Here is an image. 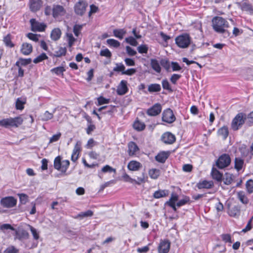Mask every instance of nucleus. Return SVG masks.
Returning <instances> with one entry per match:
<instances>
[{
  "mask_svg": "<svg viewBox=\"0 0 253 253\" xmlns=\"http://www.w3.org/2000/svg\"><path fill=\"white\" fill-rule=\"evenodd\" d=\"M44 14L46 16H51L54 19L60 21L66 14V8L62 5L53 4L52 6L46 5Z\"/></svg>",
  "mask_w": 253,
  "mask_h": 253,
  "instance_id": "nucleus-1",
  "label": "nucleus"
},
{
  "mask_svg": "<svg viewBox=\"0 0 253 253\" xmlns=\"http://www.w3.org/2000/svg\"><path fill=\"white\" fill-rule=\"evenodd\" d=\"M211 22L213 29L219 34L225 33L226 29L229 27L228 21L221 17H214Z\"/></svg>",
  "mask_w": 253,
  "mask_h": 253,
  "instance_id": "nucleus-2",
  "label": "nucleus"
},
{
  "mask_svg": "<svg viewBox=\"0 0 253 253\" xmlns=\"http://www.w3.org/2000/svg\"><path fill=\"white\" fill-rule=\"evenodd\" d=\"M23 121V120L21 117L4 119L0 121V126L5 128L17 127L22 124Z\"/></svg>",
  "mask_w": 253,
  "mask_h": 253,
  "instance_id": "nucleus-3",
  "label": "nucleus"
},
{
  "mask_svg": "<svg viewBox=\"0 0 253 253\" xmlns=\"http://www.w3.org/2000/svg\"><path fill=\"white\" fill-rule=\"evenodd\" d=\"M176 45L180 48H187L191 42L190 36L187 34H183L177 36L175 39Z\"/></svg>",
  "mask_w": 253,
  "mask_h": 253,
  "instance_id": "nucleus-4",
  "label": "nucleus"
},
{
  "mask_svg": "<svg viewBox=\"0 0 253 253\" xmlns=\"http://www.w3.org/2000/svg\"><path fill=\"white\" fill-rule=\"evenodd\" d=\"M246 116L243 113H238L232 120L231 123L232 129L234 130L239 129L245 123Z\"/></svg>",
  "mask_w": 253,
  "mask_h": 253,
  "instance_id": "nucleus-5",
  "label": "nucleus"
},
{
  "mask_svg": "<svg viewBox=\"0 0 253 253\" xmlns=\"http://www.w3.org/2000/svg\"><path fill=\"white\" fill-rule=\"evenodd\" d=\"M87 6L88 4L85 1L79 0L74 5V12L76 15L82 16L85 14Z\"/></svg>",
  "mask_w": 253,
  "mask_h": 253,
  "instance_id": "nucleus-6",
  "label": "nucleus"
},
{
  "mask_svg": "<svg viewBox=\"0 0 253 253\" xmlns=\"http://www.w3.org/2000/svg\"><path fill=\"white\" fill-rule=\"evenodd\" d=\"M231 163V158L229 155L224 154L221 155L216 162V166L220 169L228 167Z\"/></svg>",
  "mask_w": 253,
  "mask_h": 253,
  "instance_id": "nucleus-7",
  "label": "nucleus"
},
{
  "mask_svg": "<svg viewBox=\"0 0 253 253\" xmlns=\"http://www.w3.org/2000/svg\"><path fill=\"white\" fill-rule=\"evenodd\" d=\"M0 203L3 208H11L16 205L17 200L12 196H7L2 198Z\"/></svg>",
  "mask_w": 253,
  "mask_h": 253,
  "instance_id": "nucleus-8",
  "label": "nucleus"
},
{
  "mask_svg": "<svg viewBox=\"0 0 253 253\" xmlns=\"http://www.w3.org/2000/svg\"><path fill=\"white\" fill-rule=\"evenodd\" d=\"M175 117L170 108L165 110L162 113V121L168 124H171L175 121Z\"/></svg>",
  "mask_w": 253,
  "mask_h": 253,
  "instance_id": "nucleus-9",
  "label": "nucleus"
},
{
  "mask_svg": "<svg viewBox=\"0 0 253 253\" xmlns=\"http://www.w3.org/2000/svg\"><path fill=\"white\" fill-rule=\"evenodd\" d=\"M30 22L32 31L34 32H42L44 31L46 26L44 23H40L36 21L35 19H31Z\"/></svg>",
  "mask_w": 253,
  "mask_h": 253,
  "instance_id": "nucleus-10",
  "label": "nucleus"
},
{
  "mask_svg": "<svg viewBox=\"0 0 253 253\" xmlns=\"http://www.w3.org/2000/svg\"><path fill=\"white\" fill-rule=\"evenodd\" d=\"M128 91L127 82L126 80H122L117 88V93L119 95H123Z\"/></svg>",
  "mask_w": 253,
  "mask_h": 253,
  "instance_id": "nucleus-11",
  "label": "nucleus"
},
{
  "mask_svg": "<svg viewBox=\"0 0 253 253\" xmlns=\"http://www.w3.org/2000/svg\"><path fill=\"white\" fill-rule=\"evenodd\" d=\"M162 107L160 103H156L147 111V114L150 116H156L162 111Z\"/></svg>",
  "mask_w": 253,
  "mask_h": 253,
  "instance_id": "nucleus-12",
  "label": "nucleus"
},
{
  "mask_svg": "<svg viewBox=\"0 0 253 253\" xmlns=\"http://www.w3.org/2000/svg\"><path fill=\"white\" fill-rule=\"evenodd\" d=\"M15 240L18 239L20 241L27 240L29 238V233L23 229H15Z\"/></svg>",
  "mask_w": 253,
  "mask_h": 253,
  "instance_id": "nucleus-13",
  "label": "nucleus"
},
{
  "mask_svg": "<svg viewBox=\"0 0 253 253\" xmlns=\"http://www.w3.org/2000/svg\"><path fill=\"white\" fill-rule=\"evenodd\" d=\"M237 5L243 11H245L250 13L253 12V7L252 4L246 0L238 2Z\"/></svg>",
  "mask_w": 253,
  "mask_h": 253,
  "instance_id": "nucleus-14",
  "label": "nucleus"
},
{
  "mask_svg": "<svg viewBox=\"0 0 253 253\" xmlns=\"http://www.w3.org/2000/svg\"><path fill=\"white\" fill-rule=\"evenodd\" d=\"M214 186V183L212 180H203L197 183L196 186L199 189H211Z\"/></svg>",
  "mask_w": 253,
  "mask_h": 253,
  "instance_id": "nucleus-15",
  "label": "nucleus"
},
{
  "mask_svg": "<svg viewBox=\"0 0 253 253\" xmlns=\"http://www.w3.org/2000/svg\"><path fill=\"white\" fill-rule=\"evenodd\" d=\"M81 151V142L78 141L74 146L72 154L71 155V160L73 162H76L78 159L79 154Z\"/></svg>",
  "mask_w": 253,
  "mask_h": 253,
  "instance_id": "nucleus-16",
  "label": "nucleus"
},
{
  "mask_svg": "<svg viewBox=\"0 0 253 253\" xmlns=\"http://www.w3.org/2000/svg\"><path fill=\"white\" fill-rule=\"evenodd\" d=\"M42 4L43 2L42 0H30V9L33 12H36L40 9Z\"/></svg>",
  "mask_w": 253,
  "mask_h": 253,
  "instance_id": "nucleus-17",
  "label": "nucleus"
},
{
  "mask_svg": "<svg viewBox=\"0 0 253 253\" xmlns=\"http://www.w3.org/2000/svg\"><path fill=\"white\" fill-rule=\"evenodd\" d=\"M162 140L166 144H171L175 142V137L171 133L167 132L162 135Z\"/></svg>",
  "mask_w": 253,
  "mask_h": 253,
  "instance_id": "nucleus-18",
  "label": "nucleus"
},
{
  "mask_svg": "<svg viewBox=\"0 0 253 253\" xmlns=\"http://www.w3.org/2000/svg\"><path fill=\"white\" fill-rule=\"evenodd\" d=\"M170 248V243L167 240L162 241L158 247L159 253H168Z\"/></svg>",
  "mask_w": 253,
  "mask_h": 253,
  "instance_id": "nucleus-19",
  "label": "nucleus"
},
{
  "mask_svg": "<svg viewBox=\"0 0 253 253\" xmlns=\"http://www.w3.org/2000/svg\"><path fill=\"white\" fill-rule=\"evenodd\" d=\"M139 150L138 146L135 142L131 141L128 143V154L129 156H136Z\"/></svg>",
  "mask_w": 253,
  "mask_h": 253,
  "instance_id": "nucleus-20",
  "label": "nucleus"
},
{
  "mask_svg": "<svg viewBox=\"0 0 253 253\" xmlns=\"http://www.w3.org/2000/svg\"><path fill=\"white\" fill-rule=\"evenodd\" d=\"M142 167V164L136 161H130L127 164V168L131 171H138Z\"/></svg>",
  "mask_w": 253,
  "mask_h": 253,
  "instance_id": "nucleus-21",
  "label": "nucleus"
},
{
  "mask_svg": "<svg viewBox=\"0 0 253 253\" xmlns=\"http://www.w3.org/2000/svg\"><path fill=\"white\" fill-rule=\"evenodd\" d=\"M33 50L32 45L28 43H23L22 45L21 51L22 54L25 55L30 54Z\"/></svg>",
  "mask_w": 253,
  "mask_h": 253,
  "instance_id": "nucleus-22",
  "label": "nucleus"
},
{
  "mask_svg": "<svg viewBox=\"0 0 253 253\" xmlns=\"http://www.w3.org/2000/svg\"><path fill=\"white\" fill-rule=\"evenodd\" d=\"M169 154V152H161L156 156L155 159L159 163H164L168 159Z\"/></svg>",
  "mask_w": 253,
  "mask_h": 253,
  "instance_id": "nucleus-23",
  "label": "nucleus"
},
{
  "mask_svg": "<svg viewBox=\"0 0 253 253\" xmlns=\"http://www.w3.org/2000/svg\"><path fill=\"white\" fill-rule=\"evenodd\" d=\"M211 175L212 178L218 182H221L222 179L223 175L216 169L213 168L211 169Z\"/></svg>",
  "mask_w": 253,
  "mask_h": 253,
  "instance_id": "nucleus-24",
  "label": "nucleus"
},
{
  "mask_svg": "<svg viewBox=\"0 0 253 253\" xmlns=\"http://www.w3.org/2000/svg\"><path fill=\"white\" fill-rule=\"evenodd\" d=\"M160 63L156 59H151L150 60V65L152 68L157 73L161 72V67Z\"/></svg>",
  "mask_w": 253,
  "mask_h": 253,
  "instance_id": "nucleus-25",
  "label": "nucleus"
},
{
  "mask_svg": "<svg viewBox=\"0 0 253 253\" xmlns=\"http://www.w3.org/2000/svg\"><path fill=\"white\" fill-rule=\"evenodd\" d=\"M56 110V108L54 109L52 113H50L48 111H45L43 114L41 115V120L42 121L45 122L52 119L53 118V114L55 112Z\"/></svg>",
  "mask_w": 253,
  "mask_h": 253,
  "instance_id": "nucleus-26",
  "label": "nucleus"
},
{
  "mask_svg": "<svg viewBox=\"0 0 253 253\" xmlns=\"http://www.w3.org/2000/svg\"><path fill=\"white\" fill-rule=\"evenodd\" d=\"M133 127L136 130L140 131L145 129V125L143 122L136 119L133 123Z\"/></svg>",
  "mask_w": 253,
  "mask_h": 253,
  "instance_id": "nucleus-27",
  "label": "nucleus"
},
{
  "mask_svg": "<svg viewBox=\"0 0 253 253\" xmlns=\"http://www.w3.org/2000/svg\"><path fill=\"white\" fill-rule=\"evenodd\" d=\"M237 197L240 201L244 204H247L249 202V199L243 191L237 192Z\"/></svg>",
  "mask_w": 253,
  "mask_h": 253,
  "instance_id": "nucleus-28",
  "label": "nucleus"
},
{
  "mask_svg": "<svg viewBox=\"0 0 253 253\" xmlns=\"http://www.w3.org/2000/svg\"><path fill=\"white\" fill-rule=\"evenodd\" d=\"M126 34V31L124 29H116L113 30L114 36L120 40L123 39Z\"/></svg>",
  "mask_w": 253,
  "mask_h": 253,
  "instance_id": "nucleus-29",
  "label": "nucleus"
},
{
  "mask_svg": "<svg viewBox=\"0 0 253 253\" xmlns=\"http://www.w3.org/2000/svg\"><path fill=\"white\" fill-rule=\"evenodd\" d=\"M168 191L166 190H159L155 191L153 194L154 198L156 199H159L162 197H165L168 195Z\"/></svg>",
  "mask_w": 253,
  "mask_h": 253,
  "instance_id": "nucleus-30",
  "label": "nucleus"
},
{
  "mask_svg": "<svg viewBox=\"0 0 253 253\" xmlns=\"http://www.w3.org/2000/svg\"><path fill=\"white\" fill-rule=\"evenodd\" d=\"M61 31L59 28L54 29L50 34V37L54 41L58 40L61 37Z\"/></svg>",
  "mask_w": 253,
  "mask_h": 253,
  "instance_id": "nucleus-31",
  "label": "nucleus"
},
{
  "mask_svg": "<svg viewBox=\"0 0 253 253\" xmlns=\"http://www.w3.org/2000/svg\"><path fill=\"white\" fill-rule=\"evenodd\" d=\"M161 90V86L158 84H152L148 85V90L149 92H159Z\"/></svg>",
  "mask_w": 253,
  "mask_h": 253,
  "instance_id": "nucleus-32",
  "label": "nucleus"
},
{
  "mask_svg": "<svg viewBox=\"0 0 253 253\" xmlns=\"http://www.w3.org/2000/svg\"><path fill=\"white\" fill-rule=\"evenodd\" d=\"M148 174L150 178L154 179H156L158 178L160 174V171L157 169H149Z\"/></svg>",
  "mask_w": 253,
  "mask_h": 253,
  "instance_id": "nucleus-33",
  "label": "nucleus"
},
{
  "mask_svg": "<svg viewBox=\"0 0 253 253\" xmlns=\"http://www.w3.org/2000/svg\"><path fill=\"white\" fill-rule=\"evenodd\" d=\"M218 134L221 136L224 139H225L229 134L228 127L226 126H223L218 130Z\"/></svg>",
  "mask_w": 253,
  "mask_h": 253,
  "instance_id": "nucleus-34",
  "label": "nucleus"
},
{
  "mask_svg": "<svg viewBox=\"0 0 253 253\" xmlns=\"http://www.w3.org/2000/svg\"><path fill=\"white\" fill-rule=\"evenodd\" d=\"M222 178L225 184L230 185L232 183L233 180L234 175L229 173H226Z\"/></svg>",
  "mask_w": 253,
  "mask_h": 253,
  "instance_id": "nucleus-35",
  "label": "nucleus"
},
{
  "mask_svg": "<svg viewBox=\"0 0 253 253\" xmlns=\"http://www.w3.org/2000/svg\"><path fill=\"white\" fill-rule=\"evenodd\" d=\"M65 71V69L63 66L57 67L52 68L50 70V72L51 73H54L57 76H63V73Z\"/></svg>",
  "mask_w": 253,
  "mask_h": 253,
  "instance_id": "nucleus-36",
  "label": "nucleus"
},
{
  "mask_svg": "<svg viewBox=\"0 0 253 253\" xmlns=\"http://www.w3.org/2000/svg\"><path fill=\"white\" fill-rule=\"evenodd\" d=\"M66 41L68 42V46L71 47L73 45L76 41L75 38L71 33H67L66 34Z\"/></svg>",
  "mask_w": 253,
  "mask_h": 253,
  "instance_id": "nucleus-37",
  "label": "nucleus"
},
{
  "mask_svg": "<svg viewBox=\"0 0 253 253\" xmlns=\"http://www.w3.org/2000/svg\"><path fill=\"white\" fill-rule=\"evenodd\" d=\"M244 161L239 158H236L235 159V169L238 171H240L243 167Z\"/></svg>",
  "mask_w": 253,
  "mask_h": 253,
  "instance_id": "nucleus-38",
  "label": "nucleus"
},
{
  "mask_svg": "<svg viewBox=\"0 0 253 253\" xmlns=\"http://www.w3.org/2000/svg\"><path fill=\"white\" fill-rule=\"evenodd\" d=\"M66 53V49L65 47H60L57 50L54 51V56L59 57L65 55Z\"/></svg>",
  "mask_w": 253,
  "mask_h": 253,
  "instance_id": "nucleus-39",
  "label": "nucleus"
},
{
  "mask_svg": "<svg viewBox=\"0 0 253 253\" xmlns=\"http://www.w3.org/2000/svg\"><path fill=\"white\" fill-rule=\"evenodd\" d=\"M178 200V195L175 193H172L171 194L170 197L169 201H167L165 204H176L175 203Z\"/></svg>",
  "mask_w": 253,
  "mask_h": 253,
  "instance_id": "nucleus-40",
  "label": "nucleus"
},
{
  "mask_svg": "<svg viewBox=\"0 0 253 253\" xmlns=\"http://www.w3.org/2000/svg\"><path fill=\"white\" fill-rule=\"evenodd\" d=\"M126 67L123 63H116V66L113 68V71L117 72H121L123 75V73Z\"/></svg>",
  "mask_w": 253,
  "mask_h": 253,
  "instance_id": "nucleus-41",
  "label": "nucleus"
},
{
  "mask_svg": "<svg viewBox=\"0 0 253 253\" xmlns=\"http://www.w3.org/2000/svg\"><path fill=\"white\" fill-rule=\"evenodd\" d=\"M246 188L249 194L253 193V180L252 179H249L246 182Z\"/></svg>",
  "mask_w": 253,
  "mask_h": 253,
  "instance_id": "nucleus-42",
  "label": "nucleus"
},
{
  "mask_svg": "<svg viewBox=\"0 0 253 253\" xmlns=\"http://www.w3.org/2000/svg\"><path fill=\"white\" fill-rule=\"evenodd\" d=\"M106 42L108 45L117 48L120 45V42L113 39H108Z\"/></svg>",
  "mask_w": 253,
  "mask_h": 253,
  "instance_id": "nucleus-43",
  "label": "nucleus"
},
{
  "mask_svg": "<svg viewBox=\"0 0 253 253\" xmlns=\"http://www.w3.org/2000/svg\"><path fill=\"white\" fill-rule=\"evenodd\" d=\"M61 159L60 156L56 157L54 161V167L55 169L60 170L61 167Z\"/></svg>",
  "mask_w": 253,
  "mask_h": 253,
  "instance_id": "nucleus-44",
  "label": "nucleus"
},
{
  "mask_svg": "<svg viewBox=\"0 0 253 253\" xmlns=\"http://www.w3.org/2000/svg\"><path fill=\"white\" fill-rule=\"evenodd\" d=\"M28 226H29L30 229V231L33 236L34 239L36 240H38L40 238L39 232L37 231V230L36 228L31 226L30 225H28Z\"/></svg>",
  "mask_w": 253,
  "mask_h": 253,
  "instance_id": "nucleus-45",
  "label": "nucleus"
},
{
  "mask_svg": "<svg viewBox=\"0 0 253 253\" xmlns=\"http://www.w3.org/2000/svg\"><path fill=\"white\" fill-rule=\"evenodd\" d=\"M83 25L76 24L73 27V32L76 37H78L81 34L83 29Z\"/></svg>",
  "mask_w": 253,
  "mask_h": 253,
  "instance_id": "nucleus-46",
  "label": "nucleus"
},
{
  "mask_svg": "<svg viewBox=\"0 0 253 253\" xmlns=\"http://www.w3.org/2000/svg\"><path fill=\"white\" fill-rule=\"evenodd\" d=\"M48 57L46 55L45 53H42L38 56H37L36 58H35L33 60L34 63L37 64L40 63L43 60L47 59Z\"/></svg>",
  "mask_w": 253,
  "mask_h": 253,
  "instance_id": "nucleus-47",
  "label": "nucleus"
},
{
  "mask_svg": "<svg viewBox=\"0 0 253 253\" xmlns=\"http://www.w3.org/2000/svg\"><path fill=\"white\" fill-rule=\"evenodd\" d=\"M190 202V198L189 197L185 196L184 198L178 201L176 203V206L178 207H180L181 206H183L185 205H186L187 203H189Z\"/></svg>",
  "mask_w": 253,
  "mask_h": 253,
  "instance_id": "nucleus-48",
  "label": "nucleus"
},
{
  "mask_svg": "<svg viewBox=\"0 0 253 253\" xmlns=\"http://www.w3.org/2000/svg\"><path fill=\"white\" fill-rule=\"evenodd\" d=\"M61 164H61L60 171L62 172H65L67 171V170L69 166L70 162L69 160H63L62 161Z\"/></svg>",
  "mask_w": 253,
  "mask_h": 253,
  "instance_id": "nucleus-49",
  "label": "nucleus"
},
{
  "mask_svg": "<svg viewBox=\"0 0 253 253\" xmlns=\"http://www.w3.org/2000/svg\"><path fill=\"white\" fill-rule=\"evenodd\" d=\"M162 87L164 89L167 90L169 91H172L171 86L167 80V79H164L162 81Z\"/></svg>",
  "mask_w": 253,
  "mask_h": 253,
  "instance_id": "nucleus-50",
  "label": "nucleus"
},
{
  "mask_svg": "<svg viewBox=\"0 0 253 253\" xmlns=\"http://www.w3.org/2000/svg\"><path fill=\"white\" fill-rule=\"evenodd\" d=\"M100 55L101 56L105 57L106 58H110L112 56V53L108 48H105L100 50Z\"/></svg>",
  "mask_w": 253,
  "mask_h": 253,
  "instance_id": "nucleus-51",
  "label": "nucleus"
},
{
  "mask_svg": "<svg viewBox=\"0 0 253 253\" xmlns=\"http://www.w3.org/2000/svg\"><path fill=\"white\" fill-rule=\"evenodd\" d=\"M136 39L132 37H128L125 39L126 42L131 45L135 46L137 45L138 42L136 40Z\"/></svg>",
  "mask_w": 253,
  "mask_h": 253,
  "instance_id": "nucleus-52",
  "label": "nucleus"
},
{
  "mask_svg": "<svg viewBox=\"0 0 253 253\" xmlns=\"http://www.w3.org/2000/svg\"><path fill=\"white\" fill-rule=\"evenodd\" d=\"M98 104L97 105H101L105 104H108L110 102V99L104 98L102 96H100L97 98Z\"/></svg>",
  "mask_w": 253,
  "mask_h": 253,
  "instance_id": "nucleus-53",
  "label": "nucleus"
},
{
  "mask_svg": "<svg viewBox=\"0 0 253 253\" xmlns=\"http://www.w3.org/2000/svg\"><path fill=\"white\" fill-rule=\"evenodd\" d=\"M221 238L225 243H228L230 245L232 243L231 236L229 234H223L221 235Z\"/></svg>",
  "mask_w": 253,
  "mask_h": 253,
  "instance_id": "nucleus-54",
  "label": "nucleus"
},
{
  "mask_svg": "<svg viewBox=\"0 0 253 253\" xmlns=\"http://www.w3.org/2000/svg\"><path fill=\"white\" fill-rule=\"evenodd\" d=\"M25 102L21 98H18L16 101V108L18 110H23Z\"/></svg>",
  "mask_w": 253,
  "mask_h": 253,
  "instance_id": "nucleus-55",
  "label": "nucleus"
},
{
  "mask_svg": "<svg viewBox=\"0 0 253 253\" xmlns=\"http://www.w3.org/2000/svg\"><path fill=\"white\" fill-rule=\"evenodd\" d=\"M93 211L91 210H87L84 212H82L78 214V217H90L93 215Z\"/></svg>",
  "mask_w": 253,
  "mask_h": 253,
  "instance_id": "nucleus-56",
  "label": "nucleus"
},
{
  "mask_svg": "<svg viewBox=\"0 0 253 253\" xmlns=\"http://www.w3.org/2000/svg\"><path fill=\"white\" fill-rule=\"evenodd\" d=\"M3 253H19L18 249H16L13 246H10L7 248Z\"/></svg>",
  "mask_w": 253,
  "mask_h": 253,
  "instance_id": "nucleus-57",
  "label": "nucleus"
},
{
  "mask_svg": "<svg viewBox=\"0 0 253 253\" xmlns=\"http://www.w3.org/2000/svg\"><path fill=\"white\" fill-rule=\"evenodd\" d=\"M148 47L146 44H141L137 47L138 52L139 53H147L148 52Z\"/></svg>",
  "mask_w": 253,
  "mask_h": 253,
  "instance_id": "nucleus-58",
  "label": "nucleus"
},
{
  "mask_svg": "<svg viewBox=\"0 0 253 253\" xmlns=\"http://www.w3.org/2000/svg\"><path fill=\"white\" fill-rule=\"evenodd\" d=\"M160 64L166 70L168 71L169 69L170 66L168 60L166 59H162L160 61Z\"/></svg>",
  "mask_w": 253,
  "mask_h": 253,
  "instance_id": "nucleus-59",
  "label": "nucleus"
},
{
  "mask_svg": "<svg viewBox=\"0 0 253 253\" xmlns=\"http://www.w3.org/2000/svg\"><path fill=\"white\" fill-rule=\"evenodd\" d=\"M20 202L22 204H25L28 201V196L25 194H19Z\"/></svg>",
  "mask_w": 253,
  "mask_h": 253,
  "instance_id": "nucleus-60",
  "label": "nucleus"
},
{
  "mask_svg": "<svg viewBox=\"0 0 253 253\" xmlns=\"http://www.w3.org/2000/svg\"><path fill=\"white\" fill-rule=\"evenodd\" d=\"M3 42L7 46H9L10 47L13 46V44L12 43L11 41L10 36L9 34L4 37Z\"/></svg>",
  "mask_w": 253,
  "mask_h": 253,
  "instance_id": "nucleus-61",
  "label": "nucleus"
},
{
  "mask_svg": "<svg viewBox=\"0 0 253 253\" xmlns=\"http://www.w3.org/2000/svg\"><path fill=\"white\" fill-rule=\"evenodd\" d=\"M136 72V69L135 68H129L127 70H125V71L123 73V75L132 76L135 74Z\"/></svg>",
  "mask_w": 253,
  "mask_h": 253,
  "instance_id": "nucleus-62",
  "label": "nucleus"
},
{
  "mask_svg": "<svg viewBox=\"0 0 253 253\" xmlns=\"http://www.w3.org/2000/svg\"><path fill=\"white\" fill-rule=\"evenodd\" d=\"M0 229L3 232L6 230H11L14 231L15 229L9 224H3L0 227Z\"/></svg>",
  "mask_w": 253,
  "mask_h": 253,
  "instance_id": "nucleus-63",
  "label": "nucleus"
},
{
  "mask_svg": "<svg viewBox=\"0 0 253 253\" xmlns=\"http://www.w3.org/2000/svg\"><path fill=\"white\" fill-rule=\"evenodd\" d=\"M102 171L103 172H116V169L109 165H106L102 168Z\"/></svg>",
  "mask_w": 253,
  "mask_h": 253,
  "instance_id": "nucleus-64",
  "label": "nucleus"
}]
</instances>
